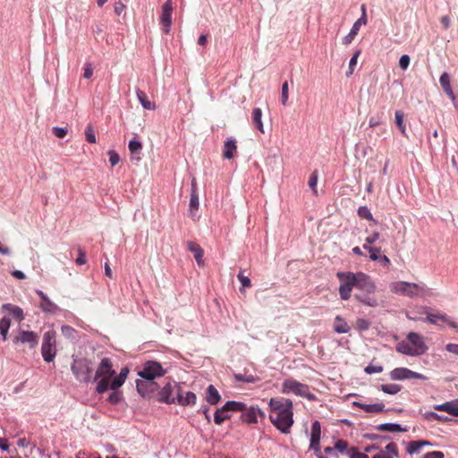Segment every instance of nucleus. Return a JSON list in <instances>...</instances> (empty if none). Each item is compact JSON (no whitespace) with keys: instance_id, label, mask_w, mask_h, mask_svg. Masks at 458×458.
<instances>
[{"instance_id":"2f4dec72","label":"nucleus","mask_w":458,"mask_h":458,"mask_svg":"<svg viewBox=\"0 0 458 458\" xmlns=\"http://www.w3.org/2000/svg\"><path fill=\"white\" fill-rule=\"evenodd\" d=\"M136 95H137L138 100L140 101V103L141 104V106L144 109H147V110H155L156 109L155 103L148 100L146 97V94L143 91H141L140 89H136Z\"/></svg>"},{"instance_id":"6ab92c4d","label":"nucleus","mask_w":458,"mask_h":458,"mask_svg":"<svg viewBox=\"0 0 458 458\" xmlns=\"http://www.w3.org/2000/svg\"><path fill=\"white\" fill-rule=\"evenodd\" d=\"M16 342L27 344L30 348H35L38 343V336L32 331H21L20 336L16 338Z\"/></svg>"},{"instance_id":"4be33fe9","label":"nucleus","mask_w":458,"mask_h":458,"mask_svg":"<svg viewBox=\"0 0 458 458\" xmlns=\"http://www.w3.org/2000/svg\"><path fill=\"white\" fill-rule=\"evenodd\" d=\"M137 390L142 396H148L150 393L154 392L157 388L156 383L153 381H137Z\"/></svg>"},{"instance_id":"79ce46f5","label":"nucleus","mask_w":458,"mask_h":458,"mask_svg":"<svg viewBox=\"0 0 458 458\" xmlns=\"http://www.w3.org/2000/svg\"><path fill=\"white\" fill-rule=\"evenodd\" d=\"M199 205V193L191 192V199H190V214L191 216H194V211L198 210Z\"/></svg>"},{"instance_id":"423d86ee","label":"nucleus","mask_w":458,"mask_h":458,"mask_svg":"<svg viewBox=\"0 0 458 458\" xmlns=\"http://www.w3.org/2000/svg\"><path fill=\"white\" fill-rule=\"evenodd\" d=\"M41 353L45 361L51 362L56 355V340L54 331H47L43 335Z\"/></svg>"},{"instance_id":"338daca9","label":"nucleus","mask_w":458,"mask_h":458,"mask_svg":"<svg viewBox=\"0 0 458 458\" xmlns=\"http://www.w3.org/2000/svg\"><path fill=\"white\" fill-rule=\"evenodd\" d=\"M74 332V329L69 326L62 327V333L67 337H72Z\"/></svg>"},{"instance_id":"ddd939ff","label":"nucleus","mask_w":458,"mask_h":458,"mask_svg":"<svg viewBox=\"0 0 458 458\" xmlns=\"http://www.w3.org/2000/svg\"><path fill=\"white\" fill-rule=\"evenodd\" d=\"M361 11H362L361 16L354 22V24L352 25V27L350 32L348 33V35H346L343 38V44H344V45L351 44V42L354 39V38L358 34L360 27L367 23V15H366L365 5L361 6Z\"/></svg>"},{"instance_id":"603ef678","label":"nucleus","mask_w":458,"mask_h":458,"mask_svg":"<svg viewBox=\"0 0 458 458\" xmlns=\"http://www.w3.org/2000/svg\"><path fill=\"white\" fill-rule=\"evenodd\" d=\"M410 56L408 55H403L399 59V66L403 70H407L410 64Z\"/></svg>"},{"instance_id":"6e6d98bb","label":"nucleus","mask_w":458,"mask_h":458,"mask_svg":"<svg viewBox=\"0 0 458 458\" xmlns=\"http://www.w3.org/2000/svg\"><path fill=\"white\" fill-rule=\"evenodd\" d=\"M237 277L241 282L242 287H250L251 283L248 276H244L242 272H240Z\"/></svg>"},{"instance_id":"20e7f679","label":"nucleus","mask_w":458,"mask_h":458,"mask_svg":"<svg viewBox=\"0 0 458 458\" xmlns=\"http://www.w3.org/2000/svg\"><path fill=\"white\" fill-rule=\"evenodd\" d=\"M389 288L393 293L410 298L424 296L428 293V289L424 284H415L405 281L393 282L390 284Z\"/></svg>"},{"instance_id":"e433bc0d","label":"nucleus","mask_w":458,"mask_h":458,"mask_svg":"<svg viewBox=\"0 0 458 458\" xmlns=\"http://www.w3.org/2000/svg\"><path fill=\"white\" fill-rule=\"evenodd\" d=\"M246 404L242 402L235 401H228L224 405V410H228L229 411H244L246 409Z\"/></svg>"},{"instance_id":"a878e982","label":"nucleus","mask_w":458,"mask_h":458,"mask_svg":"<svg viewBox=\"0 0 458 458\" xmlns=\"http://www.w3.org/2000/svg\"><path fill=\"white\" fill-rule=\"evenodd\" d=\"M237 144L234 139H228L224 145L223 157L226 159H231L236 153Z\"/></svg>"},{"instance_id":"39448f33","label":"nucleus","mask_w":458,"mask_h":458,"mask_svg":"<svg viewBox=\"0 0 458 458\" xmlns=\"http://www.w3.org/2000/svg\"><path fill=\"white\" fill-rule=\"evenodd\" d=\"M283 394L295 395L307 398L309 400H315V395L310 392V388L307 385L302 384L293 378H287L282 383Z\"/></svg>"},{"instance_id":"58836bf2","label":"nucleus","mask_w":458,"mask_h":458,"mask_svg":"<svg viewBox=\"0 0 458 458\" xmlns=\"http://www.w3.org/2000/svg\"><path fill=\"white\" fill-rule=\"evenodd\" d=\"M403 117H404V114L402 111H400V110L395 111V114H394L395 123H396L398 129L400 130L401 133L403 136H407L406 127L403 123Z\"/></svg>"},{"instance_id":"4d7b16f0","label":"nucleus","mask_w":458,"mask_h":458,"mask_svg":"<svg viewBox=\"0 0 458 458\" xmlns=\"http://www.w3.org/2000/svg\"><path fill=\"white\" fill-rule=\"evenodd\" d=\"M364 370L367 374L380 373L383 371V367L370 364L367 366Z\"/></svg>"},{"instance_id":"9d476101","label":"nucleus","mask_w":458,"mask_h":458,"mask_svg":"<svg viewBox=\"0 0 458 458\" xmlns=\"http://www.w3.org/2000/svg\"><path fill=\"white\" fill-rule=\"evenodd\" d=\"M390 378L392 380H405L411 378L426 380L427 377L407 368H396L390 372Z\"/></svg>"},{"instance_id":"dca6fc26","label":"nucleus","mask_w":458,"mask_h":458,"mask_svg":"<svg viewBox=\"0 0 458 458\" xmlns=\"http://www.w3.org/2000/svg\"><path fill=\"white\" fill-rule=\"evenodd\" d=\"M319 440H320V424L318 421H315L312 423V426H311L310 447L316 451V455L318 458H322V456L320 455Z\"/></svg>"},{"instance_id":"f257e3e1","label":"nucleus","mask_w":458,"mask_h":458,"mask_svg":"<svg viewBox=\"0 0 458 458\" xmlns=\"http://www.w3.org/2000/svg\"><path fill=\"white\" fill-rule=\"evenodd\" d=\"M268 405L272 424L282 433H289L293 424V402L283 397L271 398Z\"/></svg>"},{"instance_id":"3c124183","label":"nucleus","mask_w":458,"mask_h":458,"mask_svg":"<svg viewBox=\"0 0 458 458\" xmlns=\"http://www.w3.org/2000/svg\"><path fill=\"white\" fill-rule=\"evenodd\" d=\"M370 327V322L365 318H358L356 320V328L359 330V331H366Z\"/></svg>"},{"instance_id":"473e14b6","label":"nucleus","mask_w":458,"mask_h":458,"mask_svg":"<svg viewBox=\"0 0 458 458\" xmlns=\"http://www.w3.org/2000/svg\"><path fill=\"white\" fill-rule=\"evenodd\" d=\"M365 293H357L355 294V298L361 302L364 305H367L369 307H377L378 305L377 300L373 297Z\"/></svg>"},{"instance_id":"e2e57ef3","label":"nucleus","mask_w":458,"mask_h":458,"mask_svg":"<svg viewBox=\"0 0 458 458\" xmlns=\"http://www.w3.org/2000/svg\"><path fill=\"white\" fill-rule=\"evenodd\" d=\"M428 418L429 419H433V420H438V421H445L448 420L447 417H445V416H442V415H439L434 411H431V412H428L427 414Z\"/></svg>"},{"instance_id":"37998d69","label":"nucleus","mask_w":458,"mask_h":458,"mask_svg":"<svg viewBox=\"0 0 458 458\" xmlns=\"http://www.w3.org/2000/svg\"><path fill=\"white\" fill-rule=\"evenodd\" d=\"M360 55V50H357L353 55L352 56V58L350 59V62H349V69L348 71L346 72V76L347 77H350L351 75H352L353 72H354V69L357 65V63H358V58Z\"/></svg>"},{"instance_id":"f03ea898","label":"nucleus","mask_w":458,"mask_h":458,"mask_svg":"<svg viewBox=\"0 0 458 458\" xmlns=\"http://www.w3.org/2000/svg\"><path fill=\"white\" fill-rule=\"evenodd\" d=\"M337 277L341 282L339 294L342 300L346 301L351 297L353 287L366 293H373L376 291L374 282L368 275L362 272H338Z\"/></svg>"},{"instance_id":"09e8293b","label":"nucleus","mask_w":458,"mask_h":458,"mask_svg":"<svg viewBox=\"0 0 458 458\" xmlns=\"http://www.w3.org/2000/svg\"><path fill=\"white\" fill-rule=\"evenodd\" d=\"M86 140L89 143H96L97 139L92 125L89 124L85 130Z\"/></svg>"},{"instance_id":"ea45409f","label":"nucleus","mask_w":458,"mask_h":458,"mask_svg":"<svg viewBox=\"0 0 458 458\" xmlns=\"http://www.w3.org/2000/svg\"><path fill=\"white\" fill-rule=\"evenodd\" d=\"M380 389L386 394H395L401 391L402 386L397 384H386L381 385Z\"/></svg>"},{"instance_id":"7c9ffc66","label":"nucleus","mask_w":458,"mask_h":458,"mask_svg":"<svg viewBox=\"0 0 458 458\" xmlns=\"http://www.w3.org/2000/svg\"><path fill=\"white\" fill-rule=\"evenodd\" d=\"M432 445V444L426 440L411 441L408 444L407 451L409 454H419L423 446Z\"/></svg>"},{"instance_id":"f3484780","label":"nucleus","mask_w":458,"mask_h":458,"mask_svg":"<svg viewBox=\"0 0 458 458\" xmlns=\"http://www.w3.org/2000/svg\"><path fill=\"white\" fill-rule=\"evenodd\" d=\"M259 416H260L261 418H265V413L259 407H246L245 411L242 414V421L249 424L257 423Z\"/></svg>"},{"instance_id":"f704fd0d","label":"nucleus","mask_w":458,"mask_h":458,"mask_svg":"<svg viewBox=\"0 0 458 458\" xmlns=\"http://www.w3.org/2000/svg\"><path fill=\"white\" fill-rule=\"evenodd\" d=\"M252 123L257 130L260 132H264V127L262 123V111L260 108H254L252 112Z\"/></svg>"},{"instance_id":"aec40b11","label":"nucleus","mask_w":458,"mask_h":458,"mask_svg":"<svg viewBox=\"0 0 458 458\" xmlns=\"http://www.w3.org/2000/svg\"><path fill=\"white\" fill-rule=\"evenodd\" d=\"M434 410L445 411L453 416L458 417V399L445 402L442 404L434 405Z\"/></svg>"},{"instance_id":"a19ab883","label":"nucleus","mask_w":458,"mask_h":458,"mask_svg":"<svg viewBox=\"0 0 458 458\" xmlns=\"http://www.w3.org/2000/svg\"><path fill=\"white\" fill-rule=\"evenodd\" d=\"M11 326V321L8 318L4 317L0 320V335L3 340H6L7 333Z\"/></svg>"},{"instance_id":"49530a36","label":"nucleus","mask_w":458,"mask_h":458,"mask_svg":"<svg viewBox=\"0 0 458 458\" xmlns=\"http://www.w3.org/2000/svg\"><path fill=\"white\" fill-rule=\"evenodd\" d=\"M288 98H289V88H288V82L285 81L282 85L281 89V103L283 106H287L288 104Z\"/></svg>"},{"instance_id":"c9c22d12","label":"nucleus","mask_w":458,"mask_h":458,"mask_svg":"<svg viewBox=\"0 0 458 458\" xmlns=\"http://www.w3.org/2000/svg\"><path fill=\"white\" fill-rule=\"evenodd\" d=\"M377 428L380 431H388V432H402L406 429L402 428L400 424L397 423H383L379 424Z\"/></svg>"},{"instance_id":"bf43d9fd","label":"nucleus","mask_w":458,"mask_h":458,"mask_svg":"<svg viewBox=\"0 0 458 458\" xmlns=\"http://www.w3.org/2000/svg\"><path fill=\"white\" fill-rule=\"evenodd\" d=\"M109 394L108 400L111 403L116 404L121 401V394L120 393L116 392L115 390H113Z\"/></svg>"},{"instance_id":"393cba45","label":"nucleus","mask_w":458,"mask_h":458,"mask_svg":"<svg viewBox=\"0 0 458 458\" xmlns=\"http://www.w3.org/2000/svg\"><path fill=\"white\" fill-rule=\"evenodd\" d=\"M398 455L397 446L394 443L388 444L385 450H381L372 458H394Z\"/></svg>"},{"instance_id":"72a5a7b5","label":"nucleus","mask_w":458,"mask_h":458,"mask_svg":"<svg viewBox=\"0 0 458 458\" xmlns=\"http://www.w3.org/2000/svg\"><path fill=\"white\" fill-rule=\"evenodd\" d=\"M396 351L402 354L409 355V356H417L416 352L412 349L411 345L410 344L409 341L406 339V341H402L397 344L396 345Z\"/></svg>"},{"instance_id":"b1692460","label":"nucleus","mask_w":458,"mask_h":458,"mask_svg":"<svg viewBox=\"0 0 458 458\" xmlns=\"http://www.w3.org/2000/svg\"><path fill=\"white\" fill-rule=\"evenodd\" d=\"M128 373L129 369L123 368L118 375H114L110 385V389L117 390L119 387H121L125 382Z\"/></svg>"},{"instance_id":"bb28decb","label":"nucleus","mask_w":458,"mask_h":458,"mask_svg":"<svg viewBox=\"0 0 458 458\" xmlns=\"http://www.w3.org/2000/svg\"><path fill=\"white\" fill-rule=\"evenodd\" d=\"M187 245H188V250L194 254V258H195L198 265L202 266L204 264V261L202 259L203 258V250L200 248V246L194 242H189L187 243Z\"/></svg>"},{"instance_id":"5fc2aeb1","label":"nucleus","mask_w":458,"mask_h":458,"mask_svg":"<svg viewBox=\"0 0 458 458\" xmlns=\"http://www.w3.org/2000/svg\"><path fill=\"white\" fill-rule=\"evenodd\" d=\"M53 132L57 138L63 139L67 134V129L63 127H53Z\"/></svg>"},{"instance_id":"de8ad7c7","label":"nucleus","mask_w":458,"mask_h":458,"mask_svg":"<svg viewBox=\"0 0 458 458\" xmlns=\"http://www.w3.org/2000/svg\"><path fill=\"white\" fill-rule=\"evenodd\" d=\"M358 215L360 217L367 219V220H373V216L370 212V210L366 206H361L358 208Z\"/></svg>"},{"instance_id":"9b49d317","label":"nucleus","mask_w":458,"mask_h":458,"mask_svg":"<svg viewBox=\"0 0 458 458\" xmlns=\"http://www.w3.org/2000/svg\"><path fill=\"white\" fill-rule=\"evenodd\" d=\"M36 293L40 298L38 307L42 312L47 314H55L59 310L57 304H55L43 291L36 290Z\"/></svg>"},{"instance_id":"8fccbe9b","label":"nucleus","mask_w":458,"mask_h":458,"mask_svg":"<svg viewBox=\"0 0 458 458\" xmlns=\"http://www.w3.org/2000/svg\"><path fill=\"white\" fill-rule=\"evenodd\" d=\"M318 179V171H314L310 174L309 182H308L310 188L312 190L314 194H317V192H318V191H317Z\"/></svg>"},{"instance_id":"774afa93","label":"nucleus","mask_w":458,"mask_h":458,"mask_svg":"<svg viewBox=\"0 0 458 458\" xmlns=\"http://www.w3.org/2000/svg\"><path fill=\"white\" fill-rule=\"evenodd\" d=\"M76 263L77 265H83L86 263V256L81 250H79V256L76 259Z\"/></svg>"},{"instance_id":"4c0bfd02","label":"nucleus","mask_w":458,"mask_h":458,"mask_svg":"<svg viewBox=\"0 0 458 458\" xmlns=\"http://www.w3.org/2000/svg\"><path fill=\"white\" fill-rule=\"evenodd\" d=\"M229 411L224 410V406L220 409H217L214 415V421L217 425H221L225 420L229 419V415L227 414Z\"/></svg>"},{"instance_id":"c756f323","label":"nucleus","mask_w":458,"mask_h":458,"mask_svg":"<svg viewBox=\"0 0 458 458\" xmlns=\"http://www.w3.org/2000/svg\"><path fill=\"white\" fill-rule=\"evenodd\" d=\"M3 309L8 311L10 315H12L14 318H16L19 321L24 318L23 310L18 306L8 303L4 304Z\"/></svg>"},{"instance_id":"412c9836","label":"nucleus","mask_w":458,"mask_h":458,"mask_svg":"<svg viewBox=\"0 0 458 458\" xmlns=\"http://www.w3.org/2000/svg\"><path fill=\"white\" fill-rule=\"evenodd\" d=\"M439 83L443 90L445 94L452 99L453 102L455 101V95L452 89L450 83V76L447 72H443L439 78Z\"/></svg>"},{"instance_id":"a18cd8bd","label":"nucleus","mask_w":458,"mask_h":458,"mask_svg":"<svg viewBox=\"0 0 458 458\" xmlns=\"http://www.w3.org/2000/svg\"><path fill=\"white\" fill-rule=\"evenodd\" d=\"M129 150L132 155L140 154L142 149V145L139 140H131L128 145Z\"/></svg>"},{"instance_id":"052dcab7","label":"nucleus","mask_w":458,"mask_h":458,"mask_svg":"<svg viewBox=\"0 0 458 458\" xmlns=\"http://www.w3.org/2000/svg\"><path fill=\"white\" fill-rule=\"evenodd\" d=\"M348 447V444L344 440H338L335 445V448L340 453H344Z\"/></svg>"},{"instance_id":"680f3d73","label":"nucleus","mask_w":458,"mask_h":458,"mask_svg":"<svg viewBox=\"0 0 458 458\" xmlns=\"http://www.w3.org/2000/svg\"><path fill=\"white\" fill-rule=\"evenodd\" d=\"M445 350L448 352H450L455 356H458V344H451V343L447 344L445 345Z\"/></svg>"},{"instance_id":"cd10ccee","label":"nucleus","mask_w":458,"mask_h":458,"mask_svg":"<svg viewBox=\"0 0 458 458\" xmlns=\"http://www.w3.org/2000/svg\"><path fill=\"white\" fill-rule=\"evenodd\" d=\"M220 399L221 396L216 388L213 385H209L207 388V402L211 405H215L219 403Z\"/></svg>"},{"instance_id":"6e6552de","label":"nucleus","mask_w":458,"mask_h":458,"mask_svg":"<svg viewBox=\"0 0 458 458\" xmlns=\"http://www.w3.org/2000/svg\"><path fill=\"white\" fill-rule=\"evenodd\" d=\"M165 373L161 364L157 361H148L138 372V375L145 380L153 381L156 377H160Z\"/></svg>"},{"instance_id":"5701e85b","label":"nucleus","mask_w":458,"mask_h":458,"mask_svg":"<svg viewBox=\"0 0 458 458\" xmlns=\"http://www.w3.org/2000/svg\"><path fill=\"white\" fill-rule=\"evenodd\" d=\"M354 406L364 410L368 413H380L384 411L385 405L383 403H377L373 404H365L360 402H353Z\"/></svg>"},{"instance_id":"69168bd1","label":"nucleus","mask_w":458,"mask_h":458,"mask_svg":"<svg viewBox=\"0 0 458 458\" xmlns=\"http://www.w3.org/2000/svg\"><path fill=\"white\" fill-rule=\"evenodd\" d=\"M93 75V68L90 64H86L84 67L83 77L86 79H90Z\"/></svg>"},{"instance_id":"0eeeda50","label":"nucleus","mask_w":458,"mask_h":458,"mask_svg":"<svg viewBox=\"0 0 458 458\" xmlns=\"http://www.w3.org/2000/svg\"><path fill=\"white\" fill-rule=\"evenodd\" d=\"M72 370L78 380L89 382L91 379L93 368L89 360L81 359L73 361Z\"/></svg>"},{"instance_id":"2eb2a0df","label":"nucleus","mask_w":458,"mask_h":458,"mask_svg":"<svg viewBox=\"0 0 458 458\" xmlns=\"http://www.w3.org/2000/svg\"><path fill=\"white\" fill-rule=\"evenodd\" d=\"M172 12H173V2H172V0H167L162 7V15L160 18L162 30L165 33H168L170 30V27H171V23H172Z\"/></svg>"},{"instance_id":"0e129e2a","label":"nucleus","mask_w":458,"mask_h":458,"mask_svg":"<svg viewBox=\"0 0 458 458\" xmlns=\"http://www.w3.org/2000/svg\"><path fill=\"white\" fill-rule=\"evenodd\" d=\"M445 455L442 452L440 451H433V452H429V453H427L423 458H444Z\"/></svg>"},{"instance_id":"a211bd4d","label":"nucleus","mask_w":458,"mask_h":458,"mask_svg":"<svg viewBox=\"0 0 458 458\" xmlns=\"http://www.w3.org/2000/svg\"><path fill=\"white\" fill-rule=\"evenodd\" d=\"M196 394L192 392H183L179 386L176 392V402L178 404L182 406H192L196 403Z\"/></svg>"},{"instance_id":"13d9d810","label":"nucleus","mask_w":458,"mask_h":458,"mask_svg":"<svg viewBox=\"0 0 458 458\" xmlns=\"http://www.w3.org/2000/svg\"><path fill=\"white\" fill-rule=\"evenodd\" d=\"M378 239H379V233L374 232L373 233H371L370 235L366 237L364 244L370 246L371 244L376 242Z\"/></svg>"},{"instance_id":"f8f14e48","label":"nucleus","mask_w":458,"mask_h":458,"mask_svg":"<svg viewBox=\"0 0 458 458\" xmlns=\"http://www.w3.org/2000/svg\"><path fill=\"white\" fill-rule=\"evenodd\" d=\"M406 339L409 341L414 352H416L415 353L417 356H420L427 352L428 346L425 344L423 337L418 333L410 332L407 335Z\"/></svg>"},{"instance_id":"c03bdc74","label":"nucleus","mask_w":458,"mask_h":458,"mask_svg":"<svg viewBox=\"0 0 458 458\" xmlns=\"http://www.w3.org/2000/svg\"><path fill=\"white\" fill-rule=\"evenodd\" d=\"M363 249L369 250V259L371 260L377 261V259H379L380 251H381L380 248H375V247L369 246L367 244H363Z\"/></svg>"},{"instance_id":"1a4fd4ad","label":"nucleus","mask_w":458,"mask_h":458,"mask_svg":"<svg viewBox=\"0 0 458 458\" xmlns=\"http://www.w3.org/2000/svg\"><path fill=\"white\" fill-rule=\"evenodd\" d=\"M179 386H180L174 381L168 382L159 392L158 400L165 403H176V392Z\"/></svg>"},{"instance_id":"c85d7f7f","label":"nucleus","mask_w":458,"mask_h":458,"mask_svg":"<svg viewBox=\"0 0 458 458\" xmlns=\"http://www.w3.org/2000/svg\"><path fill=\"white\" fill-rule=\"evenodd\" d=\"M334 330L338 334H346L350 331V327L341 316H336L334 321Z\"/></svg>"},{"instance_id":"4468645a","label":"nucleus","mask_w":458,"mask_h":458,"mask_svg":"<svg viewBox=\"0 0 458 458\" xmlns=\"http://www.w3.org/2000/svg\"><path fill=\"white\" fill-rule=\"evenodd\" d=\"M424 313L427 314V317L424 319V321H427V322H428V323H430L432 325H436V326H438V327H441L440 322L446 323L451 327L455 328L456 330H458V324L454 322L451 319V318L448 317L446 314H445V313L432 314V313H428L427 311H425Z\"/></svg>"},{"instance_id":"864d4df0","label":"nucleus","mask_w":458,"mask_h":458,"mask_svg":"<svg viewBox=\"0 0 458 458\" xmlns=\"http://www.w3.org/2000/svg\"><path fill=\"white\" fill-rule=\"evenodd\" d=\"M108 156H109V162L112 166H114L115 165H117L119 163L120 157L114 150H109Z\"/></svg>"},{"instance_id":"7ed1b4c3","label":"nucleus","mask_w":458,"mask_h":458,"mask_svg":"<svg viewBox=\"0 0 458 458\" xmlns=\"http://www.w3.org/2000/svg\"><path fill=\"white\" fill-rule=\"evenodd\" d=\"M114 375L115 370L112 360L107 357L102 358L93 377V380L98 382L96 391L98 394L107 391Z\"/></svg>"}]
</instances>
